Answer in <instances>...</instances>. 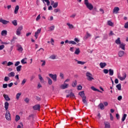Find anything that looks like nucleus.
<instances>
[{"mask_svg":"<svg viewBox=\"0 0 128 128\" xmlns=\"http://www.w3.org/2000/svg\"><path fill=\"white\" fill-rule=\"evenodd\" d=\"M60 12V10L59 8H56L54 10V12Z\"/></svg>","mask_w":128,"mask_h":128,"instance_id":"obj_55","label":"nucleus"},{"mask_svg":"<svg viewBox=\"0 0 128 128\" xmlns=\"http://www.w3.org/2000/svg\"><path fill=\"white\" fill-rule=\"evenodd\" d=\"M76 14H74L70 16V18H76Z\"/></svg>","mask_w":128,"mask_h":128,"instance_id":"obj_58","label":"nucleus"},{"mask_svg":"<svg viewBox=\"0 0 128 128\" xmlns=\"http://www.w3.org/2000/svg\"><path fill=\"white\" fill-rule=\"evenodd\" d=\"M105 127L104 128H110V124L108 122H104Z\"/></svg>","mask_w":128,"mask_h":128,"instance_id":"obj_17","label":"nucleus"},{"mask_svg":"<svg viewBox=\"0 0 128 128\" xmlns=\"http://www.w3.org/2000/svg\"><path fill=\"white\" fill-rule=\"evenodd\" d=\"M66 24H67V26H68L70 30H72V28H74V25L70 24L69 22L66 23Z\"/></svg>","mask_w":128,"mask_h":128,"instance_id":"obj_28","label":"nucleus"},{"mask_svg":"<svg viewBox=\"0 0 128 128\" xmlns=\"http://www.w3.org/2000/svg\"><path fill=\"white\" fill-rule=\"evenodd\" d=\"M76 84H77L76 80L72 82V86L73 88H76Z\"/></svg>","mask_w":128,"mask_h":128,"instance_id":"obj_36","label":"nucleus"},{"mask_svg":"<svg viewBox=\"0 0 128 128\" xmlns=\"http://www.w3.org/2000/svg\"><path fill=\"white\" fill-rule=\"evenodd\" d=\"M20 64V61H17L14 64L15 66H18Z\"/></svg>","mask_w":128,"mask_h":128,"instance_id":"obj_46","label":"nucleus"},{"mask_svg":"<svg viewBox=\"0 0 128 128\" xmlns=\"http://www.w3.org/2000/svg\"><path fill=\"white\" fill-rule=\"evenodd\" d=\"M49 76L52 78V80H54V82H56V78H58V76H56V74H49Z\"/></svg>","mask_w":128,"mask_h":128,"instance_id":"obj_4","label":"nucleus"},{"mask_svg":"<svg viewBox=\"0 0 128 128\" xmlns=\"http://www.w3.org/2000/svg\"><path fill=\"white\" fill-rule=\"evenodd\" d=\"M54 28H55L54 26H50L49 28V29H50L49 32H52V30H54Z\"/></svg>","mask_w":128,"mask_h":128,"instance_id":"obj_41","label":"nucleus"},{"mask_svg":"<svg viewBox=\"0 0 128 128\" xmlns=\"http://www.w3.org/2000/svg\"><path fill=\"white\" fill-rule=\"evenodd\" d=\"M60 88L62 90H66V88H68V84H66V82H64V84H62Z\"/></svg>","mask_w":128,"mask_h":128,"instance_id":"obj_7","label":"nucleus"},{"mask_svg":"<svg viewBox=\"0 0 128 128\" xmlns=\"http://www.w3.org/2000/svg\"><path fill=\"white\" fill-rule=\"evenodd\" d=\"M22 65H20L16 68V71L20 72L22 70Z\"/></svg>","mask_w":128,"mask_h":128,"instance_id":"obj_30","label":"nucleus"},{"mask_svg":"<svg viewBox=\"0 0 128 128\" xmlns=\"http://www.w3.org/2000/svg\"><path fill=\"white\" fill-rule=\"evenodd\" d=\"M86 76L88 80H89V82H91L94 80V78H92V74H91V73L88 72H86Z\"/></svg>","mask_w":128,"mask_h":128,"instance_id":"obj_2","label":"nucleus"},{"mask_svg":"<svg viewBox=\"0 0 128 128\" xmlns=\"http://www.w3.org/2000/svg\"><path fill=\"white\" fill-rule=\"evenodd\" d=\"M79 94L81 96V98H82L86 97V96H84V91L80 92Z\"/></svg>","mask_w":128,"mask_h":128,"instance_id":"obj_33","label":"nucleus"},{"mask_svg":"<svg viewBox=\"0 0 128 128\" xmlns=\"http://www.w3.org/2000/svg\"><path fill=\"white\" fill-rule=\"evenodd\" d=\"M38 78L40 82H44V78L42 76V75L40 74H38Z\"/></svg>","mask_w":128,"mask_h":128,"instance_id":"obj_26","label":"nucleus"},{"mask_svg":"<svg viewBox=\"0 0 128 128\" xmlns=\"http://www.w3.org/2000/svg\"><path fill=\"white\" fill-rule=\"evenodd\" d=\"M14 85V83L10 82V84H8V86L9 88H12Z\"/></svg>","mask_w":128,"mask_h":128,"instance_id":"obj_63","label":"nucleus"},{"mask_svg":"<svg viewBox=\"0 0 128 128\" xmlns=\"http://www.w3.org/2000/svg\"><path fill=\"white\" fill-rule=\"evenodd\" d=\"M24 102H26V104H28V102H30V98H26L24 99Z\"/></svg>","mask_w":128,"mask_h":128,"instance_id":"obj_54","label":"nucleus"},{"mask_svg":"<svg viewBox=\"0 0 128 128\" xmlns=\"http://www.w3.org/2000/svg\"><path fill=\"white\" fill-rule=\"evenodd\" d=\"M28 58H24L21 60V64H27L26 60Z\"/></svg>","mask_w":128,"mask_h":128,"instance_id":"obj_21","label":"nucleus"},{"mask_svg":"<svg viewBox=\"0 0 128 128\" xmlns=\"http://www.w3.org/2000/svg\"><path fill=\"white\" fill-rule=\"evenodd\" d=\"M46 78H47L48 80V84H50V86H51V84H52V80L50 79L49 77H46Z\"/></svg>","mask_w":128,"mask_h":128,"instance_id":"obj_22","label":"nucleus"},{"mask_svg":"<svg viewBox=\"0 0 128 128\" xmlns=\"http://www.w3.org/2000/svg\"><path fill=\"white\" fill-rule=\"evenodd\" d=\"M16 47L18 48V52H22V50H24V48L22 46V45L17 44Z\"/></svg>","mask_w":128,"mask_h":128,"instance_id":"obj_12","label":"nucleus"},{"mask_svg":"<svg viewBox=\"0 0 128 128\" xmlns=\"http://www.w3.org/2000/svg\"><path fill=\"white\" fill-rule=\"evenodd\" d=\"M20 96H22V93L21 92L18 93L16 94V100H18L19 98H20Z\"/></svg>","mask_w":128,"mask_h":128,"instance_id":"obj_37","label":"nucleus"},{"mask_svg":"<svg viewBox=\"0 0 128 128\" xmlns=\"http://www.w3.org/2000/svg\"><path fill=\"white\" fill-rule=\"evenodd\" d=\"M12 64H14V63L12 62H8L7 66H12Z\"/></svg>","mask_w":128,"mask_h":128,"instance_id":"obj_53","label":"nucleus"},{"mask_svg":"<svg viewBox=\"0 0 128 128\" xmlns=\"http://www.w3.org/2000/svg\"><path fill=\"white\" fill-rule=\"evenodd\" d=\"M56 55H52L50 57V60H56Z\"/></svg>","mask_w":128,"mask_h":128,"instance_id":"obj_44","label":"nucleus"},{"mask_svg":"<svg viewBox=\"0 0 128 128\" xmlns=\"http://www.w3.org/2000/svg\"><path fill=\"white\" fill-rule=\"evenodd\" d=\"M104 74H108V69H104V70H103Z\"/></svg>","mask_w":128,"mask_h":128,"instance_id":"obj_59","label":"nucleus"},{"mask_svg":"<svg viewBox=\"0 0 128 128\" xmlns=\"http://www.w3.org/2000/svg\"><path fill=\"white\" fill-rule=\"evenodd\" d=\"M12 24L14 26H18V20H14L12 21Z\"/></svg>","mask_w":128,"mask_h":128,"instance_id":"obj_35","label":"nucleus"},{"mask_svg":"<svg viewBox=\"0 0 128 128\" xmlns=\"http://www.w3.org/2000/svg\"><path fill=\"white\" fill-rule=\"evenodd\" d=\"M70 44H76V42L74 41L70 40L69 42Z\"/></svg>","mask_w":128,"mask_h":128,"instance_id":"obj_48","label":"nucleus"},{"mask_svg":"<svg viewBox=\"0 0 128 128\" xmlns=\"http://www.w3.org/2000/svg\"><path fill=\"white\" fill-rule=\"evenodd\" d=\"M124 28H128V22L125 23Z\"/></svg>","mask_w":128,"mask_h":128,"instance_id":"obj_56","label":"nucleus"},{"mask_svg":"<svg viewBox=\"0 0 128 128\" xmlns=\"http://www.w3.org/2000/svg\"><path fill=\"white\" fill-rule=\"evenodd\" d=\"M74 40L76 42H80V39H78V38H74Z\"/></svg>","mask_w":128,"mask_h":128,"instance_id":"obj_61","label":"nucleus"},{"mask_svg":"<svg viewBox=\"0 0 128 128\" xmlns=\"http://www.w3.org/2000/svg\"><path fill=\"white\" fill-rule=\"evenodd\" d=\"M8 34V31L6 30H3L1 32V35L2 36H6Z\"/></svg>","mask_w":128,"mask_h":128,"instance_id":"obj_19","label":"nucleus"},{"mask_svg":"<svg viewBox=\"0 0 128 128\" xmlns=\"http://www.w3.org/2000/svg\"><path fill=\"white\" fill-rule=\"evenodd\" d=\"M5 118L7 120H10V111H6V113L5 114Z\"/></svg>","mask_w":128,"mask_h":128,"instance_id":"obj_3","label":"nucleus"},{"mask_svg":"<svg viewBox=\"0 0 128 128\" xmlns=\"http://www.w3.org/2000/svg\"><path fill=\"white\" fill-rule=\"evenodd\" d=\"M3 96L6 100V102L10 100V97H8V94H4Z\"/></svg>","mask_w":128,"mask_h":128,"instance_id":"obj_14","label":"nucleus"},{"mask_svg":"<svg viewBox=\"0 0 128 128\" xmlns=\"http://www.w3.org/2000/svg\"><path fill=\"white\" fill-rule=\"evenodd\" d=\"M75 61H76V62H77V64H78L84 65V64H86V62H85L78 61V60H76V59H75Z\"/></svg>","mask_w":128,"mask_h":128,"instance_id":"obj_23","label":"nucleus"},{"mask_svg":"<svg viewBox=\"0 0 128 128\" xmlns=\"http://www.w3.org/2000/svg\"><path fill=\"white\" fill-rule=\"evenodd\" d=\"M22 30V26H20L18 28L16 31V36H20Z\"/></svg>","mask_w":128,"mask_h":128,"instance_id":"obj_5","label":"nucleus"},{"mask_svg":"<svg viewBox=\"0 0 128 128\" xmlns=\"http://www.w3.org/2000/svg\"><path fill=\"white\" fill-rule=\"evenodd\" d=\"M2 88H8V84H3Z\"/></svg>","mask_w":128,"mask_h":128,"instance_id":"obj_60","label":"nucleus"},{"mask_svg":"<svg viewBox=\"0 0 128 128\" xmlns=\"http://www.w3.org/2000/svg\"><path fill=\"white\" fill-rule=\"evenodd\" d=\"M4 82H8V81L10 80V77L5 76L4 78Z\"/></svg>","mask_w":128,"mask_h":128,"instance_id":"obj_51","label":"nucleus"},{"mask_svg":"<svg viewBox=\"0 0 128 128\" xmlns=\"http://www.w3.org/2000/svg\"><path fill=\"white\" fill-rule=\"evenodd\" d=\"M100 66L101 68H104L106 66V63L102 62L100 64Z\"/></svg>","mask_w":128,"mask_h":128,"instance_id":"obj_16","label":"nucleus"},{"mask_svg":"<svg viewBox=\"0 0 128 128\" xmlns=\"http://www.w3.org/2000/svg\"><path fill=\"white\" fill-rule=\"evenodd\" d=\"M126 74L125 73H124L123 74V76H118V78H119V80H126Z\"/></svg>","mask_w":128,"mask_h":128,"instance_id":"obj_9","label":"nucleus"},{"mask_svg":"<svg viewBox=\"0 0 128 128\" xmlns=\"http://www.w3.org/2000/svg\"><path fill=\"white\" fill-rule=\"evenodd\" d=\"M118 54L120 58H122V56H124V52L122 50L120 51L118 53Z\"/></svg>","mask_w":128,"mask_h":128,"instance_id":"obj_24","label":"nucleus"},{"mask_svg":"<svg viewBox=\"0 0 128 128\" xmlns=\"http://www.w3.org/2000/svg\"><path fill=\"white\" fill-rule=\"evenodd\" d=\"M108 72L110 76H114V70L112 69H109Z\"/></svg>","mask_w":128,"mask_h":128,"instance_id":"obj_32","label":"nucleus"},{"mask_svg":"<svg viewBox=\"0 0 128 128\" xmlns=\"http://www.w3.org/2000/svg\"><path fill=\"white\" fill-rule=\"evenodd\" d=\"M33 108L34 110H40V106L39 104L35 105L33 106Z\"/></svg>","mask_w":128,"mask_h":128,"instance_id":"obj_11","label":"nucleus"},{"mask_svg":"<svg viewBox=\"0 0 128 128\" xmlns=\"http://www.w3.org/2000/svg\"><path fill=\"white\" fill-rule=\"evenodd\" d=\"M115 42L116 44L120 45L122 44V42H120V38H118L117 40H115Z\"/></svg>","mask_w":128,"mask_h":128,"instance_id":"obj_18","label":"nucleus"},{"mask_svg":"<svg viewBox=\"0 0 128 128\" xmlns=\"http://www.w3.org/2000/svg\"><path fill=\"white\" fill-rule=\"evenodd\" d=\"M80 48H78L74 52V54H80Z\"/></svg>","mask_w":128,"mask_h":128,"instance_id":"obj_29","label":"nucleus"},{"mask_svg":"<svg viewBox=\"0 0 128 128\" xmlns=\"http://www.w3.org/2000/svg\"><path fill=\"white\" fill-rule=\"evenodd\" d=\"M9 104H9L8 102H5V103H4V108H5L6 112L7 110H8V106H9Z\"/></svg>","mask_w":128,"mask_h":128,"instance_id":"obj_27","label":"nucleus"},{"mask_svg":"<svg viewBox=\"0 0 128 128\" xmlns=\"http://www.w3.org/2000/svg\"><path fill=\"white\" fill-rule=\"evenodd\" d=\"M46 2V4L48 6H50V0H43V2Z\"/></svg>","mask_w":128,"mask_h":128,"instance_id":"obj_38","label":"nucleus"},{"mask_svg":"<svg viewBox=\"0 0 128 128\" xmlns=\"http://www.w3.org/2000/svg\"><path fill=\"white\" fill-rule=\"evenodd\" d=\"M4 45L2 44L0 46V50H4Z\"/></svg>","mask_w":128,"mask_h":128,"instance_id":"obj_57","label":"nucleus"},{"mask_svg":"<svg viewBox=\"0 0 128 128\" xmlns=\"http://www.w3.org/2000/svg\"><path fill=\"white\" fill-rule=\"evenodd\" d=\"M119 47L120 48H122L123 50H126V44L124 42H122L120 45Z\"/></svg>","mask_w":128,"mask_h":128,"instance_id":"obj_10","label":"nucleus"},{"mask_svg":"<svg viewBox=\"0 0 128 128\" xmlns=\"http://www.w3.org/2000/svg\"><path fill=\"white\" fill-rule=\"evenodd\" d=\"M84 4L86 6L87 8H88L90 10H92L94 8V6L91 3L88 2V0H84Z\"/></svg>","mask_w":128,"mask_h":128,"instance_id":"obj_1","label":"nucleus"},{"mask_svg":"<svg viewBox=\"0 0 128 128\" xmlns=\"http://www.w3.org/2000/svg\"><path fill=\"white\" fill-rule=\"evenodd\" d=\"M16 74L14 72H12L8 74V78H14V76Z\"/></svg>","mask_w":128,"mask_h":128,"instance_id":"obj_15","label":"nucleus"},{"mask_svg":"<svg viewBox=\"0 0 128 128\" xmlns=\"http://www.w3.org/2000/svg\"><path fill=\"white\" fill-rule=\"evenodd\" d=\"M0 22L2 24H10V21H8L6 20L2 19V18H0Z\"/></svg>","mask_w":128,"mask_h":128,"instance_id":"obj_8","label":"nucleus"},{"mask_svg":"<svg viewBox=\"0 0 128 128\" xmlns=\"http://www.w3.org/2000/svg\"><path fill=\"white\" fill-rule=\"evenodd\" d=\"M52 6L54 8H58V2H56L54 4H53Z\"/></svg>","mask_w":128,"mask_h":128,"instance_id":"obj_39","label":"nucleus"},{"mask_svg":"<svg viewBox=\"0 0 128 128\" xmlns=\"http://www.w3.org/2000/svg\"><path fill=\"white\" fill-rule=\"evenodd\" d=\"M26 82V79L24 78L21 83L22 86H24Z\"/></svg>","mask_w":128,"mask_h":128,"instance_id":"obj_45","label":"nucleus"},{"mask_svg":"<svg viewBox=\"0 0 128 128\" xmlns=\"http://www.w3.org/2000/svg\"><path fill=\"white\" fill-rule=\"evenodd\" d=\"M60 76L61 78H62V80H64V74H62V73H60Z\"/></svg>","mask_w":128,"mask_h":128,"instance_id":"obj_62","label":"nucleus"},{"mask_svg":"<svg viewBox=\"0 0 128 128\" xmlns=\"http://www.w3.org/2000/svg\"><path fill=\"white\" fill-rule=\"evenodd\" d=\"M119 10L120 8L118 7H115L113 10L112 12L113 14H118Z\"/></svg>","mask_w":128,"mask_h":128,"instance_id":"obj_13","label":"nucleus"},{"mask_svg":"<svg viewBox=\"0 0 128 128\" xmlns=\"http://www.w3.org/2000/svg\"><path fill=\"white\" fill-rule=\"evenodd\" d=\"M108 26H114V23L110 20L108 21Z\"/></svg>","mask_w":128,"mask_h":128,"instance_id":"obj_34","label":"nucleus"},{"mask_svg":"<svg viewBox=\"0 0 128 128\" xmlns=\"http://www.w3.org/2000/svg\"><path fill=\"white\" fill-rule=\"evenodd\" d=\"M86 98L85 97H83L82 98V102H84V104H88V102H86Z\"/></svg>","mask_w":128,"mask_h":128,"instance_id":"obj_40","label":"nucleus"},{"mask_svg":"<svg viewBox=\"0 0 128 128\" xmlns=\"http://www.w3.org/2000/svg\"><path fill=\"white\" fill-rule=\"evenodd\" d=\"M92 35H90V34L88 32H86V35L85 36L86 38H90V36H91Z\"/></svg>","mask_w":128,"mask_h":128,"instance_id":"obj_52","label":"nucleus"},{"mask_svg":"<svg viewBox=\"0 0 128 128\" xmlns=\"http://www.w3.org/2000/svg\"><path fill=\"white\" fill-rule=\"evenodd\" d=\"M40 20V14H38V16L36 17V22H38Z\"/></svg>","mask_w":128,"mask_h":128,"instance_id":"obj_49","label":"nucleus"},{"mask_svg":"<svg viewBox=\"0 0 128 128\" xmlns=\"http://www.w3.org/2000/svg\"><path fill=\"white\" fill-rule=\"evenodd\" d=\"M20 120V117L18 115H16V119H15L16 122H18Z\"/></svg>","mask_w":128,"mask_h":128,"instance_id":"obj_42","label":"nucleus"},{"mask_svg":"<svg viewBox=\"0 0 128 128\" xmlns=\"http://www.w3.org/2000/svg\"><path fill=\"white\" fill-rule=\"evenodd\" d=\"M70 98H74V94L73 93H72V92H71L70 94Z\"/></svg>","mask_w":128,"mask_h":128,"instance_id":"obj_64","label":"nucleus"},{"mask_svg":"<svg viewBox=\"0 0 128 128\" xmlns=\"http://www.w3.org/2000/svg\"><path fill=\"white\" fill-rule=\"evenodd\" d=\"M116 88L118 90H122V84H117Z\"/></svg>","mask_w":128,"mask_h":128,"instance_id":"obj_31","label":"nucleus"},{"mask_svg":"<svg viewBox=\"0 0 128 128\" xmlns=\"http://www.w3.org/2000/svg\"><path fill=\"white\" fill-rule=\"evenodd\" d=\"M126 114H124L122 117V122H124L126 120Z\"/></svg>","mask_w":128,"mask_h":128,"instance_id":"obj_43","label":"nucleus"},{"mask_svg":"<svg viewBox=\"0 0 128 128\" xmlns=\"http://www.w3.org/2000/svg\"><path fill=\"white\" fill-rule=\"evenodd\" d=\"M40 62H42V66H46V61L44 60H41Z\"/></svg>","mask_w":128,"mask_h":128,"instance_id":"obj_50","label":"nucleus"},{"mask_svg":"<svg viewBox=\"0 0 128 128\" xmlns=\"http://www.w3.org/2000/svg\"><path fill=\"white\" fill-rule=\"evenodd\" d=\"M18 10H20V6H16L15 8L14 12L16 14L18 12Z\"/></svg>","mask_w":128,"mask_h":128,"instance_id":"obj_25","label":"nucleus"},{"mask_svg":"<svg viewBox=\"0 0 128 128\" xmlns=\"http://www.w3.org/2000/svg\"><path fill=\"white\" fill-rule=\"evenodd\" d=\"M42 32V28H39L37 30V31L35 32L34 37L36 38V40L38 38V34H40Z\"/></svg>","mask_w":128,"mask_h":128,"instance_id":"obj_6","label":"nucleus"},{"mask_svg":"<svg viewBox=\"0 0 128 128\" xmlns=\"http://www.w3.org/2000/svg\"><path fill=\"white\" fill-rule=\"evenodd\" d=\"M91 90H94V92H102V91L98 89H96L94 86H91Z\"/></svg>","mask_w":128,"mask_h":128,"instance_id":"obj_20","label":"nucleus"},{"mask_svg":"<svg viewBox=\"0 0 128 128\" xmlns=\"http://www.w3.org/2000/svg\"><path fill=\"white\" fill-rule=\"evenodd\" d=\"M99 107L101 110H104V104H100L99 105Z\"/></svg>","mask_w":128,"mask_h":128,"instance_id":"obj_47","label":"nucleus"}]
</instances>
